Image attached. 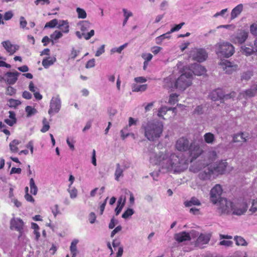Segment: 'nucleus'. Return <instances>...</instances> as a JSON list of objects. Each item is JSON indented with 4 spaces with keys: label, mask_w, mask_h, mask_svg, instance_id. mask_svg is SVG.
Returning <instances> with one entry per match:
<instances>
[{
    "label": "nucleus",
    "mask_w": 257,
    "mask_h": 257,
    "mask_svg": "<svg viewBox=\"0 0 257 257\" xmlns=\"http://www.w3.org/2000/svg\"><path fill=\"white\" fill-rule=\"evenodd\" d=\"M145 137L150 141L154 142L160 138L164 126L162 122L153 120L143 124Z\"/></svg>",
    "instance_id": "obj_1"
},
{
    "label": "nucleus",
    "mask_w": 257,
    "mask_h": 257,
    "mask_svg": "<svg viewBox=\"0 0 257 257\" xmlns=\"http://www.w3.org/2000/svg\"><path fill=\"white\" fill-rule=\"evenodd\" d=\"M222 192L221 186L219 184H216L210 191V200L213 204L219 201L220 209L222 212L228 213L230 208L232 207V203L225 198H221Z\"/></svg>",
    "instance_id": "obj_2"
},
{
    "label": "nucleus",
    "mask_w": 257,
    "mask_h": 257,
    "mask_svg": "<svg viewBox=\"0 0 257 257\" xmlns=\"http://www.w3.org/2000/svg\"><path fill=\"white\" fill-rule=\"evenodd\" d=\"M151 160L153 161L156 165H162L163 167L167 169H174L177 170L179 163V159L175 155H171L170 158H168V155L162 152L158 155H155L154 158H151Z\"/></svg>",
    "instance_id": "obj_3"
},
{
    "label": "nucleus",
    "mask_w": 257,
    "mask_h": 257,
    "mask_svg": "<svg viewBox=\"0 0 257 257\" xmlns=\"http://www.w3.org/2000/svg\"><path fill=\"white\" fill-rule=\"evenodd\" d=\"M215 52L218 57L229 58L234 53L233 46L228 42L218 43L215 45Z\"/></svg>",
    "instance_id": "obj_4"
},
{
    "label": "nucleus",
    "mask_w": 257,
    "mask_h": 257,
    "mask_svg": "<svg viewBox=\"0 0 257 257\" xmlns=\"http://www.w3.org/2000/svg\"><path fill=\"white\" fill-rule=\"evenodd\" d=\"M192 84V75L185 73L181 75L175 81L173 88L184 91Z\"/></svg>",
    "instance_id": "obj_5"
},
{
    "label": "nucleus",
    "mask_w": 257,
    "mask_h": 257,
    "mask_svg": "<svg viewBox=\"0 0 257 257\" xmlns=\"http://www.w3.org/2000/svg\"><path fill=\"white\" fill-rule=\"evenodd\" d=\"M10 229L19 232L18 238L20 239L24 233L25 223L20 218H13L10 221Z\"/></svg>",
    "instance_id": "obj_6"
},
{
    "label": "nucleus",
    "mask_w": 257,
    "mask_h": 257,
    "mask_svg": "<svg viewBox=\"0 0 257 257\" xmlns=\"http://www.w3.org/2000/svg\"><path fill=\"white\" fill-rule=\"evenodd\" d=\"M235 96V93L232 92L229 94L225 95L222 89L217 88L213 90L209 94V97L213 101H216L223 98H232Z\"/></svg>",
    "instance_id": "obj_7"
},
{
    "label": "nucleus",
    "mask_w": 257,
    "mask_h": 257,
    "mask_svg": "<svg viewBox=\"0 0 257 257\" xmlns=\"http://www.w3.org/2000/svg\"><path fill=\"white\" fill-rule=\"evenodd\" d=\"M190 55L193 60L199 62L204 61L208 57V54L206 51L202 48L194 49L191 51Z\"/></svg>",
    "instance_id": "obj_8"
},
{
    "label": "nucleus",
    "mask_w": 257,
    "mask_h": 257,
    "mask_svg": "<svg viewBox=\"0 0 257 257\" xmlns=\"http://www.w3.org/2000/svg\"><path fill=\"white\" fill-rule=\"evenodd\" d=\"M188 151L190 156L192 158V160L197 158L203 152L199 144L195 141L191 143Z\"/></svg>",
    "instance_id": "obj_9"
},
{
    "label": "nucleus",
    "mask_w": 257,
    "mask_h": 257,
    "mask_svg": "<svg viewBox=\"0 0 257 257\" xmlns=\"http://www.w3.org/2000/svg\"><path fill=\"white\" fill-rule=\"evenodd\" d=\"M219 65L221 68L227 74H231L233 72H235L238 69V65L233 62H230L227 60H222Z\"/></svg>",
    "instance_id": "obj_10"
},
{
    "label": "nucleus",
    "mask_w": 257,
    "mask_h": 257,
    "mask_svg": "<svg viewBox=\"0 0 257 257\" xmlns=\"http://www.w3.org/2000/svg\"><path fill=\"white\" fill-rule=\"evenodd\" d=\"M190 142L186 137H181L177 140L175 147L176 149L180 152H187L189 149Z\"/></svg>",
    "instance_id": "obj_11"
},
{
    "label": "nucleus",
    "mask_w": 257,
    "mask_h": 257,
    "mask_svg": "<svg viewBox=\"0 0 257 257\" xmlns=\"http://www.w3.org/2000/svg\"><path fill=\"white\" fill-rule=\"evenodd\" d=\"M61 107V101L58 98H53L50 102V108L48 110L49 114H52L59 111Z\"/></svg>",
    "instance_id": "obj_12"
},
{
    "label": "nucleus",
    "mask_w": 257,
    "mask_h": 257,
    "mask_svg": "<svg viewBox=\"0 0 257 257\" xmlns=\"http://www.w3.org/2000/svg\"><path fill=\"white\" fill-rule=\"evenodd\" d=\"M20 74V73L17 71L8 72L5 74V81L10 85L14 84L17 82Z\"/></svg>",
    "instance_id": "obj_13"
},
{
    "label": "nucleus",
    "mask_w": 257,
    "mask_h": 257,
    "mask_svg": "<svg viewBox=\"0 0 257 257\" xmlns=\"http://www.w3.org/2000/svg\"><path fill=\"white\" fill-rule=\"evenodd\" d=\"M213 174V170L209 167L205 168L198 174L199 178L203 181L210 180Z\"/></svg>",
    "instance_id": "obj_14"
},
{
    "label": "nucleus",
    "mask_w": 257,
    "mask_h": 257,
    "mask_svg": "<svg viewBox=\"0 0 257 257\" xmlns=\"http://www.w3.org/2000/svg\"><path fill=\"white\" fill-rule=\"evenodd\" d=\"M2 45L5 49L10 55L14 54L19 48L17 45L12 44L10 41H6L2 42Z\"/></svg>",
    "instance_id": "obj_15"
},
{
    "label": "nucleus",
    "mask_w": 257,
    "mask_h": 257,
    "mask_svg": "<svg viewBox=\"0 0 257 257\" xmlns=\"http://www.w3.org/2000/svg\"><path fill=\"white\" fill-rule=\"evenodd\" d=\"M174 238L178 242H182L185 241H189L191 240L189 233L184 231L175 234Z\"/></svg>",
    "instance_id": "obj_16"
},
{
    "label": "nucleus",
    "mask_w": 257,
    "mask_h": 257,
    "mask_svg": "<svg viewBox=\"0 0 257 257\" xmlns=\"http://www.w3.org/2000/svg\"><path fill=\"white\" fill-rule=\"evenodd\" d=\"M227 166V163L226 161H220L213 167L212 169L213 172H215L218 174H222L224 173Z\"/></svg>",
    "instance_id": "obj_17"
},
{
    "label": "nucleus",
    "mask_w": 257,
    "mask_h": 257,
    "mask_svg": "<svg viewBox=\"0 0 257 257\" xmlns=\"http://www.w3.org/2000/svg\"><path fill=\"white\" fill-rule=\"evenodd\" d=\"M248 205L246 202L240 203L239 206L234 209L233 214L237 215H241L244 214L247 210Z\"/></svg>",
    "instance_id": "obj_18"
},
{
    "label": "nucleus",
    "mask_w": 257,
    "mask_h": 257,
    "mask_svg": "<svg viewBox=\"0 0 257 257\" xmlns=\"http://www.w3.org/2000/svg\"><path fill=\"white\" fill-rule=\"evenodd\" d=\"M192 72L195 75L201 76L205 74V68L199 64H194L192 66Z\"/></svg>",
    "instance_id": "obj_19"
},
{
    "label": "nucleus",
    "mask_w": 257,
    "mask_h": 257,
    "mask_svg": "<svg viewBox=\"0 0 257 257\" xmlns=\"http://www.w3.org/2000/svg\"><path fill=\"white\" fill-rule=\"evenodd\" d=\"M257 93V84L253 85L250 89H248L240 93L244 98L253 97Z\"/></svg>",
    "instance_id": "obj_20"
},
{
    "label": "nucleus",
    "mask_w": 257,
    "mask_h": 257,
    "mask_svg": "<svg viewBox=\"0 0 257 257\" xmlns=\"http://www.w3.org/2000/svg\"><path fill=\"white\" fill-rule=\"evenodd\" d=\"M9 118L4 120L5 122L10 126H13L17 123L16 115L14 111H9Z\"/></svg>",
    "instance_id": "obj_21"
},
{
    "label": "nucleus",
    "mask_w": 257,
    "mask_h": 257,
    "mask_svg": "<svg viewBox=\"0 0 257 257\" xmlns=\"http://www.w3.org/2000/svg\"><path fill=\"white\" fill-rule=\"evenodd\" d=\"M248 37V32L242 30L240 31L235 37L237 42L239 44L244 43Z\"/></svg>",
    "instance_id": "obj_22"
},
{
    "label": "nucleus",
    "mask_w": 257,
    "mask_h": 257,
    "mask_svg": "<svg viewBox=\"0 0 257 257\" xmlns=\"http://www.w3.org/2000/svg\"><path fill=\"white\" fill-rule=\"evenodd\" d=\"M243 5L240 4L232 9L231 12V19H234L239 16L243 10Z\"/></svg>",
    "instance_id": "obj_23"
},
{
    "label": "nucleus",
    "mask_w": 257,
    "mask_h": 257,
    "mask_svg": "<svg viewBox=\"0 0 257 257\" xmlns=\"http://www.w3.org/2000/svg\"><path fill=\"white\" fill-rule=\"evenodd\" d=\"M148 85L146 84L141 85L134 84L132 86V91L133 92H143L145 91Z\"/></svg>",
    "instance_id": "obj_24"
},
{
    "label": "nucleus",
    "mask_w": 257,
    "mask_h": 257,
    "mask_svg": "<svg viewBox=\"0 0 257 257\" xmlns=\"http://www.w3.org/2000/svg\"><path fill=\"white\" fill-rule=\"evenodd\" d=\"M184 204L186 207H190L192 205L199 206L201 204V203L197 198L195 197H193L191 198L190 200L185 201Z\"/></svg>",
    "instance_id": "obj_25"
},
{
    "label": "nucleus",
    "mask_w": 257,
    "mask_h": 257,
    "mask_svg": "<svg viewBox=\"0 0 257 257\" xmlns=\"http://www.w3.org/2000/svg\"><path fill=\"white\" fill-rule=\"evenodd\" d=\"M56 59L51 58L50 57L44 58L42 61V65L45 68H48L50 66L53 64L55 61Z\"/></svg>",
    "instance_id": "obj_26"
},
{
    "label": "nucleus",
    "mask_w": 257,
    "mask_h": 257,
    "mask_svg": "<svg viewBox=\"0 0 257 257\" xmlns=\"http://www.w3.org/2000/svg\"><path fill=\"white\" fill-rule=\"evenodd\" d=\"M205 142L208 144H212L215 140V136L211 133H207L204 135Z\"/></svg>",
    "instance_id": "obj_27"
},
{
    "label": "nucleus",
    "mask_w": 257,
    "mask_h": 257,
    "mask_svg": "<svg viewBox=\"0 0 257 257\" xmlns=\"http://www.w3.org/2000/svg\"><path fill=\"white\" fill-rule=\"evenodd\" d=\"M243 136L244 134L243 133H240L239 134H235L233 137V142L234 143L245 142L246 140Z\"/></svg>",
    "instance_id": "obj_28"
},
{
    "label": "nucleus",
    "mask_w": 257,
    "mask_h": 257,
    "mask_svg": "<svg viewBox=\"0 0 257 257\" xmlns=\"http://www.w3.org/2000/svg\"><path fill=\"white\" fill-rule=\"evenodd\" d=\"M116 168L115 171L114 176H115V179L116 181H119V178L120 177L123 176V170L122 169L120 168V165L119 164H116Z\"/></svg>",
    "instance_id": "obj_29"
},
{
    "label": "nucleus",
    "mask_w": 257,
    "mask_h": 257,
    "mask_svg": "<svg viewBox=\"0 0 257 257\" xmlns=\"http://www.w3.org/2000/svg\"><path fill=\"white\" fill-rule=\"evenodd\" d=\"M78 241L77 240H73L71 243L70 247V250L71 251V253L72 254V257H75L77 252V244L78 243Z\"/></svg>",
    "instance_id": "obj_30"
},
{
    "label": "nucleus",
    "mask_w": 257,
    "mask_h": 257,
    "mask_svg": "<svg viewBox=\"0 0 257 257\" xmlns=\"http://www.w3.org/2000/svg\"><path fill=\"white\" fill-rule=\"evenodd\" d=\"M20 142L17 140H14L10 144V148L12 152L17 153L18 151V146L20 144Z\"/></svg>",
    "instance_id": "obj_31"
},
{
    "label": "nucleus",
    "mask_w": 257,
    "mask_h": 257,
    "mask_svg": "<svg viewBox=\"0 0 257 257\" xmlns=\"http://www.w3.org/2000/svg\"><path fill=\"white\" fill-rule=\"evenodd\" d=\"M176 108L175 107L174 108H168L166 106H163L161 107L159 110L158 113V115L159 117H163L167 112L168 110H172L173 111H174Z\"/></svg>",
    "instance_id": "obj_32"
},
{
    "label": "nucleus",
    "mask_w": 257,
    "mask_h": 257,
    "mask_svg": "<svg viewBox=\"0 0 257 257\" xmlns=\"http://www.w3.org/2000/svg\"><path fill=\"white\" fill-rule=\"evenodd\" d=\"M58 28L63 32L67 33L69 31L68 23L64 21H62L59 24Z\"/></svg>",
    "instance_id": "obj_33"
},
{
    "label": "nucleus",
    "mask_w": 257,
    "mask_h": 257,
    "mask_svg": "<svg viewBox=\"0 0 257 257\" xmlns=\"http://www.w3.org/2000/svg\"><path fill=\"white\" fill-rule=\"evenodd\" d=\"M234 239L237 245L246 246L247 245L246 240L241 236H236Z\"/></svg>",
    "instance_id": "obj_34"
},
{
    "label": "nucleus",
    "mask_w": 257,
    "mask_h": 257,
    "mask_svg": "<svg viewBox=\"0 0 257 257\" xmlns=\"http://www.w3.org/2000/svg\"><path fill=\"white\" fill-rule=\"evenodd\" d=\"M30 187L31 193L34 195H36L38 191V188L33 178H31L30 180Z\"/></svg>",
    "instance_id": "obj_35"
},
{
    "label": "nucleus",
    "mask_w": 257,
    "mask_h": 257,
    "mask_svg": "<svg viewBox=\"0 0 257 257\" xmlns=\"http://www.w3.org/2000/svg\"><path fill=\"white\" fill-rule=\"evenodd\" d=\"M21 104V102L17 99L10 98L8 100V105L10 107L16 108Z\"/></svg>",
    "instance_id": "obj_36"
},
{
    "label": "nucleus",
    "mask_w": 257,
    "mask_h": 257,
    "mask_svg": "<svg viewBox=\"0 0 257 257\" xmlns=\"http://www.w3.org/2000/svg\"><path fill=\"white\" fill-rule=\"evenodd\" d=\"M170 35V33H169V32H168L165 34H164L163 35H160V36L157 37L156 39L157 44H160L162 41L165 39H170L171 37Z\"/></svg>",
    "instance_id": "obj_37"
},
{
    "label": "nucleus",
    "mask_w": 257,
    "mask_h": 257,
    "mask_svg": "<svg viewBox=\"0 0 257 257\" xmlns=\"http://www.w3.org/2000/svg\"><path fill=\"white\" fill-rule=\"evenodd\" d=\"M209 240L210 238L208 235L202 234H200L197 239L198 242H201L203 244L207 243Z\"/></svg>",
    "instance_id": "obj_38"
},
{
    "label": "nucleus",
    "mask_w": 257,
    "mask_h": 257,
    "mask_svg": "<svg viewBox=\"0 0 257 257\" xmlns=\"http://www.w3.org/2000/svg\"><path fill=\"white\" fill-rule=\"evenodd\" d=\"M178 95L176 93L170 94L169 99V103L171 105H174L178 101Z\"/></svg>",
    "instance_id": "obj_39"
},
{
    "label": "nucleus",
    "mask_w": 257,
    "mask_h": 257,
    "mask_svg": "<svg viewBox=\"0 0 257 257\" xmlns=\"http://www.w3.org/2000/svg\"><path fill=\"white\" fill-rule=\"evenodd\" d=\"M242 52L246 56H250L254 52L252 47H247L246 46L242 47Z\"/></svg>",
    "instance_id": "obj_40"
},
{
    "label": "nucleus",
    "mask_w": 257,
    "mask_h": 257,
    "mask_svg": "<svg viewBox=\"0 0 257 257\" xmlns=\"http://www.w3.org/2000/svg\"><path fill=\"white\" fill-rule=\"evenodd\" d=\"M43 127L41 129V132L42 133H45L47 132L50 128V125L48 121L46 118H44L43 119Z\"/></svg>",
    "instance_id": "obj_41"
},
{
    "label": "nucleus",
    "mask_w": 257,
    "mask_h": 257,
    "mask_svg": "<svg viewBox=\"0 0 257 257\" xmlns=\"http://www.w3.org/2000/svg\"><path fill=\"white\" fill-rule=\"evenodd\" d=\"M76 12L78 14V17L79 19H85L86 18L87 15L84 10L78 8L76 9Z\"/></svg>",
    "instance_id": "obj_42"
},
{
    "label": "nucleus",
    "mask_w": 257,
    "mask_h": 257,
    "mask_svg": "<svg viewBox=\"0 0 257 257\" xmlns=\"http://www.w3.org/2000/svg\"><path fill=\"white\" fill-rule=\"evenodd\" d=\"M58 24V21L57 19H53L51 21H49V22H47L45 27V28H54Z\"/></svg>",
    "instance_id": "obj_43"
},
{
    "label": "nucleus",
    "mask_w": 257,
    "mask_h": 257,
    "mask_svg": "<svg viewBox=\"0 0 257 257\" xmlns=\"http://www.w3.org/2000/svg\"><path fill=\"white\" fill-rule=\"evenodd\" d=\"M250 32L253 35L257 36V21L250 25Z\"/></svg>",
    "instance_id": "obj_44"
},
{
    "label": "nucleus",
    "mask_w": 257,
    "mask_h": 257,
    "mask_svg": "<svg viewBox=\"0 0 257 257\" xmlns=\"http://www.w3.org/2000/svg\"><path fill=\"white\" fill-rule=\"evenodd\" d=\"M16 93V89L12 86H8L6 89V94L7 95L12 96Z\"/></svg>",
    "instance_id": "obj_45"
},
{
    "label": "nucleus",
    "mask_w": 257,
    "mask_h": 257,
    "mask_svg": "<svg viewBox=\"0 0 257 257\" xmlns=\"http://www.w3.org/2000/svg\"><path fill=\"white\" fill-rule=\"evenodd\" d=\"M134 213V211L132 209L128 208L126 211H125L122 214V217L126 219L129 216L132 215Z\"/></svg>",
    "instance_id": "obj_46"
},
{
    "label": "nucleus",
    "mask_w": 257,
    "mask_h": 257,
    "mask_svg": "<svg viewBox=\"0 0 257 257\" xmlns=\"http://www.w3.org/2000/svg\"><path fill=\"white\" fill-rule=\"evenodd\" d=\"M62 36V34L60 31H55L52 34L50 35L52 39L57 40Z\"/></svg>",
    "instance_id": "obj_47"
},
{
    "label": "nucleus",
    "mask_w": 257,
    "mask_h": 257,
    "mask_svg": "<svg viewBox=\"0 0 257 257\" xmlns=\"http://www.w3.org/2000/svg\"><path fill=\"white\" fill-rule=\"evenodd\" d=\"M249 211L252 213L257 211V198L252 200L251 206L249 209Z\"/></svg>",
    "instance_id": "obj_48"
},
{
    "label": "nucleus",
    "mask_w": 257,
    "mask_h": 257,
    "mask_svg": "<svg viewBox=\"0 0 257 257\" xmlns=\"http://www.w3.org/2000/svg\"><path fill=\"white\" fill-rule=\"evenodd\" d=\"M90 23L87 21L83 22L81 24L80 30L83 33L87 31L88 28L89 27Z\"/></svg>",
    "instance_id": "obj_49"
},
{
    "label": "nucleus",
    "mask_w": 257,
    "mask_h": 257,
    "mask_svg": "<svg viewBox=\"0 0 257 257\" xmlns=\"http://www.w3.org/2000/svg\"><path fill=\"white\" fill-rule=\"evenodd\" d=\"M185 23L182 22L178 25H176L174 27L172 28L170 31H169V33L171 34L172 33H173L176 31H179L180 29H181L183 25H184Z\"/></svg>",
    "instance_id": "obj_50"
},
{
    "label": "nucleus",
    "mask_w": 257,
    "mask_h": 257,
    "mask_svg": "<svg viewBox=\"0 0 257 257\" xmlns=\"http://www.w3.org/2000/svg\"><path fill=\"white\" fill-rule=\"evenodd\" d=\"M252 76V73L250 71H247L243 73L241 76V80H248Z\"/></svg>",
    "instance_id": "obj_51"
},
{
    "label": "nucleus",
    "mask_w": 257,
    "mask_h": 257,
    "mask_svg": "<svg viewBox=\"0 0 257 257\" xmlns=\"http://www.w3.org/2000/svg\"><path fill=\"white\" fill-rule=\"evenodd\" d=\"M94 35V31L93 30H91L89 32L85 33H82V35L83 36L84 39L85 40L90 39L92 36Z\"/></svg>",
    "instance_id": "obj_52"
},
{
    "label": "nucleus",
    "mask_w": 257,
    "mask_h": 257,
    "mask_svg": "<svg viewBox=\"0 0 257 257\" xmlns=\"http://www.w3.org/2000/svg\"><path fill=\"white\" fill-rule=\"evenodd\" d=\"M203 113V107L202 105L197 106L193 111V113L198 115L202 114Z\"/></svg>",
    "instance_id": "obj_53"
},
{
    "label": "nucleus",
    "mask_w": 257,
    "mask_h": 257,
    "mask_svg": "<svg viewBox=\"0 0 257 257\" xmlns=\"http://www.w3.org/2000/svg\"><path fill=\"white\" fill-rule=\"evenodd\" d=\"M51 42L52 44H54V41L52 39H50L48 36H44L42 40V42L43 43V45L44 46H46L47 45L48 43H49V42Z\"/></svg>",
    "instance_id": "obj_54"
},
{
    "label": "nucleus",
    "mask_w": 257,
    "mask_h": 257,
    "mask_svg": "<svg viewBox=\"0 0 257 257\" xmlns=\"http://www.w3.org/2000/svg\"><path fill=\"white\" fill-rule=\"evenodd\" d=\"M104 47L105 45H102L98 49L95 53V56L98 57L104 52Z\"/></svg>",
    "instance_id": "obj_55"
},
{
    "label": "nucleus",
    "mask_w": 257,
    "mask_h": 257,
    "mask_svg": "<svg viewBox=\"0 0 257 257\" xmlns=\"http://www.w3.org/2000/svg\"><path fill=\"white\" fill-rule=\"evenodd\" d=\"M142 57L145 60V61L149 62L152 60L153 55L151 53L143 54Z\"/></svg>",
    "instance_id": "obj_56"
},
{
    "label": "nucleus",
    "mask_w": 257,
    "mask_h": 257,
    "mask_svg": "<svg viewBox=\"0 0 257 257\" xmlns=\"http://www.w3.org/2000/svg\"><path fill=\"white\" fill-rule=\"evenodd\" d=\"M95 66V59H92L87 61L85 67L86 68H90L94 67Z\"/></svg>",
    "instance_id": "obj_57"
},
{
    "label": "nucleus",
    "mask_w": 257,
    "mask_h": 257,
    "mask_svg": "<svg viewBox=\"0 0 257 257\" xmlns=\"http://www.w3.org/2000/svg\"><path fill=\"white\" fill-rule=\"evenodd\" d=\"M70 196L71 198H75L77 195V190L75 188H72L68 190Z\"/></svg>",
    "instance_id": "obj_58"
},
{
    "label": "nucleus",
    "mask_w": 257,
    "mask_h": 257,
    "mask_svg": "<svg viewBox=\"0 0 257 257\" xmlns=\"http://www.w3.org/2000/svg\"><path fill=\"white\" fill-rule=\"evenodd\" d=\"M13 14L12 12H11V11L7 12L4 14V19L6 21H8V20L11 19L13 17Z\"/></svg>",
    "instance_id": "obj_59"
},
{
    "label": "nucleus",
    "mask_w": 257,
    "mask_h": 257,
    "mask_svg": "<svg viewBox=\"0 0 257 257\" xmlns=\"http://www.w3.org/2000/svg\"><path fill=\"white\" fill-rule=\"evenodd\" d=\"M120 202H121V201H118V203L119 204H118L115 209V214L116 215H117L119 214V213L121 212L122 208H123V205L122 204L121 205H120Z\"/></svg>",
    "instance_id": "obj_60"
},
{
    "label": "nucleus",
    "mask_w": 257,
    "mask_h": 257,
    "mask_svg": "<svg viewBox=\"0 0 257 257\" xmlns=\"http://www.w3.org/2000/svg\"><path fill=\"white\" fill-rule=\"evenodd\" d=\"M20 27L24 29L25 28L27 25V22L25 19L24 17H21L20 18Z\"/></svg>",
    "instance_id": "obj_61"
},
{
    "label": "nucleus",
    "mask_w": 257,
    "mask_h": 257,
    "mask_svg": "<svg viewBox=\"0 0 257 257\" xmlns=\"http://www.w3.org/2000/svg\"><path fill=\"white\" fill-rule=\"evenodd\" d=\"M96 220V216L94 213L91 212L89 215V221L90 223H94Z\"/></svg>",
    "instance_id": "obj_62"
},
{
    "label": "nucleus",
    "mask_w": 257,
    "mask_h": 257,
    "mask_svg": "<svg viewBox=\"0 0 257 257\" xmlns=\"http://www.w3.org/2000/svg\"><path fill=\"white\" fill-rule=\"evenodd\" d=\"M233 242L230 240H222L220 242L219 244L221 245H225L226 246H231Z\"/></svg>",
    "instance_id": "obj_63"
},
{
    "label": "nucleus",
    "mask_w": 257,
    "mask_h": 257,
    "mask_svg": "<svg viewBox=\"0 0 257 257\" xmlns=\"http://www.w3.org/2000/svg\"><path fill=\"white\" fill-rule=\"evenodd\" d=\"M161 50L162 48L159 46H154L151 49L152 53L155 55L158 54Z\"/></svg>",
    "instance_id": "obj_64"
}]
</instances>
